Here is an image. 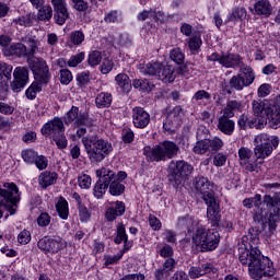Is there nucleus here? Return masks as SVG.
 Masks as SVG:
<instances>
[{"instance_id":"1","label":"nucleus","mask_w":280,"mask_h":280,"mask_svg":"<svg viewBox=\"0 0 280 280\" xmlns=\"http://www.w3.org/2000/svg\"><path fill=\"white\" fill-rule=\"evenodd\" d=\"M238 261L248 269L249 277L255 280H270L277 275V269L270 258L264 256L257 247L246 245L238 247Z\"/></svg>"},{"instance_id":"2","label":"nucleus","mask_w":280,"mask_h":280,"mask_svg":"<svg viewBox=\"0 0 280 280\" xmlns=\"http://www.w3.org/2000/svg\"><path fill=\"white\" fill-rule=\"evenodd\" d=\"M195 189L207 205V218L211 226H220V220L222 218L220 213V201L215 198V192L211 189L209 179L197 177L195 179Z\"/></svg>"},{"instance_id":"3","label":"nucleus","mask_w":280,"mask_h":280,"mask_svg":"<svg viewBox=\"0 0 280 280\" xmlns=\"http://www.w3.org/2000/svg\"><path fill=\"white\" fill-rule=\"evenodd\" d=\"M82 143L91 163H102L113 152V143L96 135L83 137Z\"/></svg>"},{"instance_id":"4","label":"nucleus","mask_w":280,"mask_h":280,"mask_svg":"<svg viewBox=\"0 0 280 280\" xmlns=\"http://www.w3.org/2000/svg\"><path fill=\"white\" fill-rule=\"evenodd\" d=\"M178 144L173 141H163L158 145L144 147L143 154L147 156V161L159 163V161H166V159H174L178 155Z\"/></svg>"},{"instance_id":"5","label":"nucleus","mask_w":280,"mask_h":280,"mask_svg":"<svg viewBox=\"0 0 280 280\" xmlns=\"http://www.w3.org/2000/svg\"><path fill=\"white\" fill-rule=\"evenodd\" d=\"M192 244L200 248L201 253L215 250L220 245V233L218 231L198 228L192 235Z\"/></svg>"},{"instance_id":"6","label":"nucleus","mask_w":280,"mask_h":280,"mask_svg":"<svg viewBox=\"0 0 280 280\" xmlns=\"http://www.w3.org/2000/svg\"><path fill=\"white\" fill-rule=\"evenodd\" d=\"M194 172V166L183 160L171 161L168 164V180L173 187L178 188L185 180L187 176L191 175Z\"/></svg>"},{"instance_id":"7","label":"nucleus","mask_w":280,"mask_h":280,"mask_svg":"<svg viewBox=\"0 0 280 280\" xmlns=\"http://www.w3.org/2000/svg\"><path fill=\"white\" fill-rule=\"evenodd\" d=\"M74 128H80L77 130L78 137H84L86 135V128L91 129L94 124L93 119L89 117L88 113H80V108L72 106L65 117V124H73Z\"/></svg>"},{"instance_id":"8","label":"nucleus","mask_w":280,"mask_h":280,"mask_svg":"<svg viewBox=\"0 0 280 280\" xmlns=\"http://www.w3.org/2000/svg\"><path fill=\"white\" fill-rule=\"evenodd\" d=\"M256 147L254 148V154L256 161H264V159H268L272 154L273 148L279 145V140L273 139L272 137L260 133L255 137Z\"/></svg>"},{"instance_id":"9","label":"nucleus","mask_w":280,"mask_h":280,"mask_svg":"<svg viewBox=\"0 0 280 280\" xmlns=\"http://www.w3.org/2000/svg\"><path fill=\"white\" fill-rule=\"evenodd\" d=\"M0 196L1 198H4L5 203L4 207H7L11 213V215H14V212L16 209V205L21 201V197L19 195V187L14 183H5L3 184V188H0Z\"/></svg>"},{"instance_id":"10","label":"nucleus","mask_w":280,"mask_h":280,"mask_svg":"<svg viewBox=\"0 0 280 280\" xmlns=\"http://www.w3.org/2000/svg\"><path fill=\"white\" fill-rule=\"evenodd\" d=\"M37 246L45 255H56V253H60L62 248H67V241L62 240L60 236L51 238L44 236L38 241Z\"/></svg>"},{"instance_id":"11","label":"nucleus","mask_w":280,"mask_h":280,"mask_svg":"<svg viewBox=\"0 0 280 280\" xmlns=\"http://www.w3.org/2000/svg\"><path fill=\"white\" fill-rule=\"evenodd\" d=\"M96 176L98 180L94 186L93 194L94 198H97V200H100L104 198V194H106V189H108V185H110V178H113V171L103 167L96 171Z\"/></svg>"},{"instance_id":"12","label":"nucleus","mask_w":280,"mask_h":280,"mask_svg":"<svg viewBox=\"0 0 280 280\" xmlns=\"http://www.w3.org/2000/svg\"><path fill=\"white\" fill-rule=\"evenodd\" d=\"M240 165H243L247 172H255L264 162H257V158L253 160V151L246 147L238 150Z\"/></svg>"},{"instance_id":"13","label":"nucleus","mask_w":280,"mask_h":280,"mask_svg":"<svg viewBox=\"0 0 280 280\" xmlns=\"http://www.w3.org/2000/svg\"><path fill=\"white\" fill-rule=\"evenodd\" d=\"M42 135H44V137H50V139L65 135V122L61 118L55 117L43 126Z\"/></svg>"},{"instance_id":"14","label":"nucleus","mask_w":280,"mask_h":280,"mask_svg":"<svg viewBox=\"0 0 280 280\" xmlns=\"http://www.w3.org/2000/svg\"><path fill=\"white\" fill-rule=\"evenodd\" d=\"M13 82L11 83V89L14 93H21L25 85L27 84V80H30V71L25 67H18L13 72Z\"/></svg>"},{"instance_id":"15","label":"nucleus","mask_w":280,"mask_h":280,"mask_svg":"<svg viewBox=\"0 0 280 280\" xmlns=\"http://www.w3.org/2000/svg\"><path fill=\"white\" fill-rule=\"evenodd\" d=\"M132 121L136 128H147L150 124V114L141 107L132 109Z\"/></svg>"},{"instance_id":"16","label":"nucleus","mask_w":280,"mask_h":280,"mask_svg":"<svg viewBox=\"0 0 280 280\" xmlns=\"http://www.w3.org/2000/svg\"><path fill=\"white\" fill-rule=\"evenodd\" d=\"M217 128L223 135L231 137V135L235 132V121L233 120V117L221 114L218 118Z\"/></svg>"},{"instance_id":"17","label":"nucleus","mask_w":280,"mask_h":280,"mask_svg":"<svg viewBox=\"0 0 280 280\" xmlns=\"http://www.w3.org/2000/svg\"><path fill=\"white\" fill-rule=\"evenodd\" d=\"M126 213V203L122 201H116L106 211V219L108 222H114L117 218H121Z\"/></svg>"},{"instance_id":"18","label":"nucleus","mask_w":280,"mask_h":280,"mask_svg":"<svg viewBox=\"0 0 280 280\" xmlns=\"http://www.w3.org/2000/svg\"><path fill=\"white\" fill-rule=\"evenodd\" d=\"M262 202L266 207L272 211V215H280V194L276 192L273 196L265 195L262 197Z\"/></svg>"},{"instance_id":"19","label":"nucleus","mask_w":280,"mask_h":280,"mask_svg":"<svg viewBox=\"0 0 280 280\" xmlns=\"http://www.w3.org/2000/svg\"><path fill=\"white\" fill-rule=\"evenodd\" d=\"M252 106L255 117H258V124H260V126H264V124H266L268 106H266V103H264L262 101H253Z\"/></svg>"},{"instance_id":"20","label":"nucleus","mask_w":280,"mask_h":280,"mask_svg":"<svg viewBox=\"0 0 280 280\" xmlns=\"http://www.w3.org/2000/svg\"><path fill=\"white\" fill-rule=\"evenodd\" d=\"M266 122L270 128H278L280 126V108H272L267 106V114L265 115Z\"/></svg>"},{"instance_id":"21","label":"nucleus","mask_w":280,"mask_h":280,"mask_svg":"<svg viewBox=\"0 0 280 280\" xmlns=\"http://www.w3.org/2000/svg\"><path fill=\"white\" fill-rule=\"evenodd\" d=\"M4 56H16L18 58H27V47L21 43L13 44L4 50Z\"/></svg>"},{"instance_id":"22","label":"nucleus","mask_w":280,"mask_h":280,"mask_svg":"<svg viewBox=\"0 0 280 280\" xmlns=\"http://www.w3.org/2000/svg\"><path fill=\"white\" fill-rule=\"evenodd\" d=\"M158 78L165 83L174 82V80H176V77L174 75V67L170 65L163 66V63H161V68L158 72Z\"/></svg>"},{"instance_id":"23","label":"nucleus","mask_w":280,"mask_h":280,"mask_svg":"<svg viewBox=\"0 0 280 280\" xmlns=\"http://www.w3.org/2000/svg\"><path fill=\"white\" fill-rule=\"evenodd\" d=\"M240 60H242V56L237 54H231V52L221 54V65L226 69H231L235 65H240Z\"/></svg>"},{"instance_id":"24","label":"nucleus","mask_w":280,"mask_h":280,"mask_svg":"<svg viewBox=\"0 0 280 280\" xmlns=\"http://www.w3.org/2000/svg\"><path fill=\"white\" fill-rule=\"evenodd\" d=\"M109 194L112 196H121L124 191H126V186L121 184V182H117V177L115 176V172L113 171V176L109 177Z\"/></svg>"},{"instance_id":"25","label":"nucleus","mask_w":280,"mask_h":280,"mask_svg":"<svg viewBox=\"0 0 280 280\" xmlns=\"http://www.w3.org/2000/svg\"><path fill=\"white\" fill-rule=\"evenodd\" d=\"M238 77H241V80L245 86H250V84L255 82V72L250 66H242Z\"/></svg>"},{"instance_id":"26","label":"nucleus","mask_w":280,"mask_h":280,"mask_svg":"<svg viewBox=\"0 0 280 280\" xmlns=\"http://www.w3.org/2000/svg\"><path fill=\"white\" fill-rule=\"evenodd\" d=\"M159 71H161V62L140 65V73H143V75H155L158 78Z\"/></svg>"},{"instance_id":"27","label":"nucleus","mask_w":280,"mask_h":280,"mask_svg":"<svg viewBox=\"0 0 280 280\" xmlns=\"http://www.w3.org/2000/svg\"><path fill=\"white\" fill-rule=\"evenodd\" d=\"M35 82H38V84H49V80H51V74L49 73V66H46V68H42L35 72H33Z\"/></svg>"},{"instance_id":"28","label":"nucleus","mask_w":280,"mask_h":280,"mask_svg":"<svg viewBox=\"0 0 280 280\" xmlns=\"http://www.w3.org/2000/svg\"><path fill=\"white\" fill-rule=\"evenodd\" d=\"M255 12L256 14H259L262 16H270V14H272V5H270V1L260 0L256 2Z\"/></svg>"},{"instance_id":"29","label":"nucleus","mask_w":280,"mask_h":280,"mask_svg":"<svg viewBox=\"0 0 280 280\" xmlns=\"http://www.w3.org/2000/svg\"><path fill=\"white\" fill-rule=\"evenodd\" d=\"M98 108H108L113 104V95L108 92H101L95 98Z\"/></svg>"},{"instance_id":"30","label":"nucleus","mask_w":280,"mask_h":280,"mask_svg":"<svg viewBox=\"0 0 280 280\" xmlns=\"http://www.w3.org/2000/svg\"><path fill=\"white\" fill-rule=\"evenodd\" d=\"M58 180V174L51 172H45L39 175V185L47 189L50 185H54Z\"/></svg>"},{"instance_id":"31","label":"nucleus","mask_w":280,"mask_h":280,"mask_svg":"<svg viewBox=\"0 0 280 280\" xmlns=\"http://www.w3.org/2000/svg\"><path fill=\"white\" fill-rule=\"evenodd\" d=\"M242 104L235 100L228 101L226 106L221 110V115L225 117H235V110H240Z\"/></svg>"},{"instance_id":"32","label":"nucleus","mask_w":280,"mask_h":280,"mask_svg":"<svg viewBox=\"0 0 280 280\" xmlns=\"http://www.w3.org/2000/svg\"><path fill=\"white\" fill-rule=\"evenodd\" d=\"M117 86L121 89V91L127 92L130 91L132 88V84L130 83V77L126 73H119L115 78Z\"/></svg>"},{"instance_id":"33","label":"nucleus","mask_w":280,"mask_h":280,"mask_svg":"<svg viewBox=\"0 0 280 280\" xmlns=\"http://www.w3.org/2000/svg\"><path fill=\"white\" fill-rule=\"evenodd\" d=\"M180 126V120L176 118V116H172V114H167L165 120L163 121V128L167 132H172L174 128H178Z\"/></svg>"},{"instance_id":"34","label":"nucleus","mask_w":280,"mask_h":280,"mask_svg":"<svg viewBox=\"0 0 280 280\" xmlns=\"http://www.w3.org/2000/svg\"><path fill=\"white\" fill-rule=\"evenodd\" d=\"M26 43L28 45V49H26L27 59L34 58L36 54H38V47H40V42L33 37L26 38Z\"/></svg>"},{"instance_id":"35","label":"nucleus","mask_w":280,"mask_h":280,"mask_svg":"<svg viewBox=\"0 0 280 280\" xmlns=\"http://www.w3.org/2000/svg\"><path fill=\"white\" fill-rule=\"evenodd\" d=\"M28 67L33 73L35 71H39L40 69H45L47 66V61L43 58H28Z\"/></svg>"},{"instance_id":"36","label":"nucleus","mask_w":280,"mask_h":280,"mask_svg":"<svg viewBox=\"0 0 280 280\" xmlns=\"http://www.w3.org/2000/svg\"><path fill=\"white\" fill-rule=\"evenodd\" d=\"M116 237L114 238L115 244H128V234H126V228L124 226V223H119L117 225V232Z\"/></svg>"},{"instance_id":"37","label":"nucleus","mask_w":280,"mask_h":280,"mask_svg":"<svg viewBox=\"0 0 280 280\" xmlns=\"http://www.w3.org/2000/svg\"><path fill=\"white\" fill-rule=\"evenodd\" d=\"M192 152L195 154H207V152H210V149H209V139H203L201 141H198L194 149H192Z\"/></svg>"},{"instance_id":"38","label":"nucleus","mask_w":280,"mask_h":280,"mask_svg":"<svg viewBox=\"0 0 280 280\" xmlns=\"http://www.w3.org/2000/svg\"><path fill=\"white\" fill-rule=\"evenodd\" d=\"M56 209L59 213V217L62 220H67V218H69V203L67 202V200H61L56 205Z\"/></svg>"},{"instance_id":"39","label":"nucleus","mask_w":280,"mask_h":280,"mask_svg":"<svg viewBox=\"0 0 280 280\" xmlns=\"http://www.w3.org/2000/svg\"><path fill=\"white\" fill-rule=\"evenodd\" d=\"M54 15V10L49 5H44L38 10L37 19L39 21H49Z\"/></svg>"},{"instance_id":"40","label":"nucleus","mask_w":280,"mask_h":280,"mask_svg":"<svg viewBox=\"0 0 280 280\" xmlns=\"http://www.w3.org/2000/svg\"><path fill=\"white\" fill-rule=\"evenodd\" d=\"M40 91H43V86L40 85V83L34 81L26 90V97L28 100H36V93H40Z\"/></svg>"},{"instance_id":"41","label":"nucleus","mask_w":280,"mask_h":280,"mask_svg":"<svg viewBox=\"0 0 280 280\" xmlns=\"http://www.w3.org/2000/svg\"><path fill=\"white\" fill-rule=\"evenodd\" d=\"M0 78L8 82L12 79V66L8 63H0Z\"/></svg>"},{"instance_id":"42","label":"nucleus","mask_w":280,"mask_h":280,"mask_svg":"<svg viewBox=\"0 0 280 280\" xmlns=\"http://www.w3.org/2000/svg\"><path fill=\"white\" fill-rule=\"evenodd\" d=\"M170 58L173 62H176V65H183V62H185V54H183L180 48H174L171 50Z\"/></svg>"},{"instance_id":"43","label":"nucleus","mask_w":280,"mask_h":280,"mask_svg":"<svg viewBox=\"0 0 280 280\" xmlns=\"http://www.w3.org/2000/svg\"><path fill=\"white\" fill-rule=\"evenodd\" d=\"M208 147L210 152H218L224 147V141H222V139L218 137L213 139H208Z\"/></svg>"},{"instance_id":"44","label":"nucleus","mask_w":280,"mask_h":280,"mask_svg":"<svg viewBox=\"0 0 280 280\" xmlns=\"http://www.w3.org/2000/svg\"><path fill=\"white\" fill-rule=\"evenodd\" d=\"M255 125V122L253 120H250V118H248V115L246 114H242L240 117H238V120H237V126L240 128V130H246V128H253V126Z\"/></svg>"},{"instance_id":"45","label":"nucleus","mask_w":280,"mask_h":280,"mask_svg":"<svg viewBox=\"0 0 280 280\" xmlns=\"http://www.w3.org/2000/svg\"><path fill=\"white\" fill-rule=\"evenodd\" d=\"M13 23L15 25H20V27H31L33 21H32V14L22 15L20 18H16L13 20Z\"/></svg>"},{"instance_id":"46","label":"nucleus","mask_w":280,"mask_h":280,"mask_svg":"<svg viewBox=\"0 0 280 280\" xmlns=\"http://www.w3.org/2000/svg\"><path fill=\"white\" fill-rule=\"evenodd\" d=\"M124 257V250L117 253V255H105V266H115V264H119V260Z\"/></svg>"},{"instance_id":"47","label":"nucleus","mask_w":280,"mask_h":280,"mask_svg":"<svg viewBox=\"0 0 280 280\" xmlns=\"http://www.w3.org/2000/svg\"><path fill=\"white\" fill-rule=\"evenodd\" d=\"M55 13H69L66 0H51Z\"/></svg>"},{"instance_id":"48","label":"nucleus","mask_w":280,"mask_h":280,"mask_svg":"<svg viewBox=\"0 0 280 280\" xmlns=\"http://www.w3.org/2000/svg\"><path fill=\"white\" fill-rule=\"evenodd\" d=\"M88 62H89L90 67H97V65H100V62H102V52H100L97 50L90 52Z\"/></svg>"},{"instance_id":"49","label":"nucleus","mask_w":280,"mask_h":280,"mask_svg":"<svg viewBox=\"0 0 280 280\" xmlns=\"http://www.w3.org/2000/svg\"><path fill=\"white\" fill-rule=\"evenodd\" d=\"M21 154L25 163H34V161H36V156H38V154H36V151L32 149L23 150Z\"/></svg>"},{"instance_id":"50","label":"nucleus","mask_w":280,"mask_h":280,"mask_svg":"<svg viewBox=\"0 0 280 280\" xmlns=\"http://www.w3.org/2000/svg\"><path fill=\"white\" fill-rule=\"evenodd\" d=\"M230 86L231 89H235V91H242L246 84H244V81H242V78L238 74L231 78Z\"/></svg>"},{"instance_id":"51","label":"nucleus","mask_w":280,"mask_h":280,"mask_svg":"<svg viewBox=\"0 0 280 280\" xmlns=\"http://www.w3.org/2000/svg\"><path fill=\"white\" fill-rule=\"evenodd\" d=\"M70 42L72 45H82L84 43V33L82 31H74L70 34Z\"/></svg>"},{"instance_id":"52","label":"nucleus","mask_w":280,"mask_h":280,"mask_svg":"<svg viewBox=\"0 0 280 280\" xmlns=\"http://www.w3.org/2000/svg\"><path fill=\"white\" fill-rule=\"evenodd\" d=\"M201 45H202V39L198 35L191 37L188 40V47H189L190 51H198V49H200Z\"/></svg>"},{"instance_id":"53","label":"nucleus","mask_w":280,"mask_h":280,"mask_svg":"<svg viewBox=\"0 0 280 280\" xmlns=\"http://www.w3.org/2000/svg\"><path fill=\"white\" fill-rule=\"evenodd\" d=\"M51 139H52V141H55V143H56V145L59 150L67 149L68 141H67V137L65 136V133H61L59 136H55Z\"/></svg>"},{"instance_id":"54","label":"nucleus","mask_w":280,"mask_h":280,"mask_svg":"<svg viewBox=\"0 0 280 280\" xmlns=\"http://www.w3.org/2000/svg\"><path fill=\"white\" fill-rule=\"evenodd\" d=\"M79 209V218L82 222H89L91 220V211L86 206L82 205L78 207Z\"/></svg>"},{"instance_id":"55","label":"nucleus","mask_w":280,"mask_h":280,"mask_svg":"<svg viewBox=\"0 0 280 280\" xmlns=\"http://www.w3.org/2000/svg\"><path fill=\"white\" fill-rule=\"evenodd\" d=\"M18 242L19 244H24V245L30 244V242H32V233H30V231L27 230H23L18 235Z\"/></svg>"},{"instance_id":"56","label":"nucleus","mask_w":280,"mask_h":280,"mask_svg":"<svg viewBox=\"0 0 280 280\" xmlns=\"http://www.w3.org/2000/svg\"><path fill=\"white\" fill-rule=\"evenodd\" d=\"M246 16V10L243 8L235 9L228 21H238L240 19H244Z\"/></svg>"},{"instance_id":"57","label":"nucleus","mask_w":280,"mask_h":280,"mask_svg":"<svg viewBox=\"0 0 280 280\" xmlns=\"http://www.w3.org/2000/svg\"><path fill=\"white\" fill-rule=\"evenodd\" d=\"M61 84H69L71 80H73V74L68 69L60 70V78Z\"/></svg>"},{"instance_id":"58","label":"nucleus","mask_w":280,"mask_h":280,"mask_svg":"<svg viewBox=\"0 0 280 280\" xmlns=\"http://www.w3.org/2000/svg\"><path fill=\"white\" fill-rule=\"evenodd\" d=\"M51 222V217L49 213L43 212L37 218V224L38 226H49Z\"/></svg>"},{"instance_id":"59","label":"nucleus","mask_w":280,"mask_h":280,"mask_svg":"<svg viewBox=\"0 0 280 280\" xmlns=\"http://www.w3.org/2000/svg\"><path fill=\"white\" fill-rule=\"evenodd\" d=\"M78 183L81 189H89L91 187V176L83 174L78 177Z\"/></svg>"},{"instance_id":"60","label":"nucleus","mask_w":280,"mask_h":280,"mask_svg":"<svg viewBox=\"0 0 280 280\" xmlns=\"http://www.w3.org/2000/svg\"><path fill=\"white\" fill-rule=\"evenodd\" d=\"M200 100L209 101V100H211V94L205 90H199L194 94L192 101L200 102Z\"/></svg>"},{"instance_id":"61","label":"nucleus","mask_w":280,"mask_h":280,"mask_svg":"<svg viewBox=\"0 0 280 280\" xmlns=\"http://www.w3.org/2000/svg\"><path fill=\"white\" fill-rule=\"evenodd\" d=\"M159 253L164 259H172L174 257V248L170 245H164Z\"/></svg>"},{"instance_id":"62","label":"nucleus","mask_w":280,"mask_h":280,"mask_svg":"<svg viewBox=\"0 0 280 280\" xmlns=\"http://www.w3.org/2000/svg\"><path fill=\"white\" fill-rule=\"evenodd\" d=\"M170 275L171 272L163 267H160L154 271L155 280H166Z\"/></svg>"},{"instance_id":"63","label":"nucleus","mask_w":280,"mask_h":280,"mask_svg":"<svg viewBox=\"0 0 280 280\" xmlns=\"http://www.w3.org/2000/svg\"><path fill=\"white\" fill-rule=\"evenodd\" d=\"M82 60H84V52H79V54L70 57L68 65H69V67H78V65H80V62H82Z\"/></svg>"},{"instance_id":"64","label":"nucleus","mask_w":280,"mask_h":280,"mask_svg":"<svg viewBox=\"0 0 280 280\" xmlns=\"http://www.w3.org/2000/svg\"><path fill=\"white\" fill-rule=\"evenodd\" d=\"M54 19L57 25H65V23H67V20L69 19V13H55Z\"/></svg>"}]
</instances>
